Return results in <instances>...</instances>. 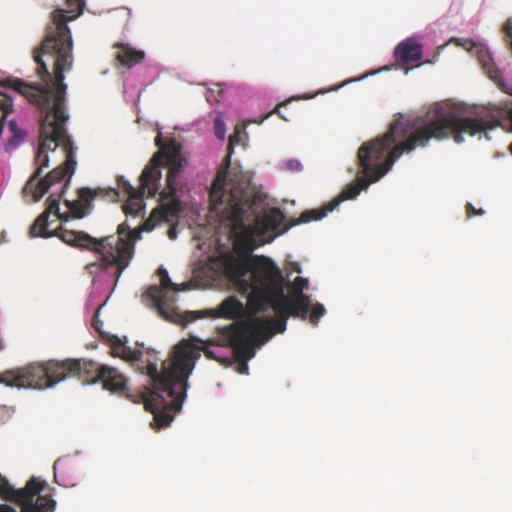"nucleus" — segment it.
I'll list each match as a JSON object with an SVG mask.
<instances>
[{"label":"nucleus","mask_w":512,"mask_h":512,"mask_svg":"<svg viewBox=\"0 0 512 512\" xmlns=\"http://www.w3.org/2000/svg\"><path fill=\"white\" fill-rule=\"evenodd\" d=\"M229 165L230 154L226 157L225 170L219 171L213 182L211 193L215 209L218 204H225L221 216L235 236L234 248L237 255H220L223 272L240 294L247 295L252 314L264 312L269 306L273 310L281 309L288 317L306 320L311 307L310 296L287 297L284 293V278L276 263L266 256H250L257 247L256 235L259 231L257 223L246 222H258V217L252 212L253 201L247 192L228 183Z\"/></svg>","instance_id":"1"},{"label":"nucleus","mask_w":512,"mask_h":512,"mask_svg":"<svg viewBox=\"0 0 512 512\" xmlns=\"http://www.w3.org/2000/svg\"><path fill=\"white\" fill-rule=\"evenodd\" d=\"M68 10L57 9L52 14V23L39 47L34 48L32 58L35 72L41 83L28 84L18 78H6L0 86L11 88L35 105L44 115L41 117L39 147L35 158L38 166H48L47 151L61 146L66 160L61 166H76L73 142L67 134L66 90L64 73L72 70V37L67 23L76 19L83 11L84 0H66Z\"/></svg>","instance_id":"2"},{"label":"nucleus","mask_w":512,"mask_h":512,"mask_svg":"<svg viewBox=\"0 0 512 512\" xmlns=\"http://www.w3.org/2000/svg\"><path fill=\"white\" fill-rule=\"evenodd\" d=\"M499 124L498 119L460 117L454 112L445 113L442 107L436 106L431 119L416 128L404 141L396 144L401 123L395 121L382 136L363 143L358 149L357 162L362 175H357L354 183L348 184L337 198L321 208L302 212L298 220L289 227L320 220L342 201L356 198L362 190L382 178L404 152L409 153L416 147H425L431 139L443 140L452 137L456 143H462L463 134L474 136Z\"/></svg>","instance_id":"3"},{"label":"nucleus","mask_w":512,"mask_h":512,"mask_svg":"<svg viewBox=\"0 0 512 512\" xmlns=\"http://www.w3.org/2000/svg\"><path fill=\"white\" fill-rule=\"evenodd\" d=\"M64 192L65 190L62 189L60 194L52 193L48 197L45 211L35 219L30 227V235L42 238L57 237L69 246L95 252L99 255V260L89 264L88 268L92 270L93 268L101 267L105 271L112 269V275L115 278V282H117L132 259L134 242L136 237H138L137 232L131 231L125 222L118 226L117 235H110L99 239L83 231L68 229L64 224H60L54 230H49V226L53 222L49 221L50 215H54L56 220L62 222H67L71 217L81 219L92 208V202L95 198L104 197L110 193L116 195V191H106L102 188H80L76 200L64 201L68 211L61 213L60 201Z\"/></svg>","instance_id":"4"},{"label":"nucleus","mask_w":512,"mask_h":512,"mask_svg":"<svg viewBox=\"0 0 512 512\" xmlns=\"http://www.w3.org/2000/svg\"><path fill=\"white\" fill-rule=\"evenodd\" d=\"M199 357V348L183 340L175 346L172 359L162 362L161 371H158L155 356L146 360V374L152 381V389H147L144 395V406L153 414L158 429L167 427L174 414L181 410L188 389V377Z\"/></svg>","instance_id":"5"},{"label":"nucleus","mask_w":512,"mask_h":512,"mask_svg":"<svg viewBox=\"0 0 512 512\" xmlns=\"http://www.w3.org/2000/svg\"><path fill=\"white\" fill-rule=\"evenodd\" d=\"M155 145L159 147V150L153 155L141 173L142 183L144 187H149L151 197H155L159 192L162 178L161 166L164 159L168 166V172L166 187L159 193L160 205L153 209L150 217L143 225L146 231L152 230L156 222H169L177 218L183 210L178 192L183 187L180 176L186 166V160L182 157L181 146L174 140H169L166 144H163L160 133L155 138Z\"/></svg>","instance_id":"6"},{"label":"nucleus","mask_w":512,"mask_h":512,"mask_svg":"<svg viewBox=\"0 0 512 512\" xmlns=\"http://www.w3.org/2000/svg\"><path fill=\"white\" fill-rule=\"evenodd\" d=\"M278 318L255 317L247 320H237L220 329V335L236 351L243 360L255 356L257 345L268 341L273 335L286 330L289 318L281 309L274 310Z\"/></svg>","instance_id":"7"},{"label":"nucleus","mask_w":512,"mask_h":512,"mask_svg":"<svg viewBox=\"0 0 512 512\" xmlns=\"http://www.w3.org/2000/svg\"><path fill=\"white\" fill-rule=\"evenodd\" d=\"M46 482L32 477L23 488L16 489L0 473V512H54L56 501L41 495Z\"/></svg>","instance_id":"8"},{"label":"nucleus","mask_w":512,"mask_h":512,"mask_svg":"<svg viewBox=\"0 0 512 512\" xmlns=\"http://www.w3.org/2000/svg\"><path fill=\"white\" fill-rule=\"evenodd\" d=\"M103 364L85 359L49 360L38 363L37 389L50 388L69 377H77L83 384L100 382Z\"/></svg>","instance_id":"9"},{"label":"nucleus","mask_w":512,"mask_h":512,"mask_svg":"<svg viewBox=\"0 0 512 512\" xmlns=\"http://www.w3.org/2000/svg\"><path fill=\"white\" fill-rule=\"evenodd\" d=\"M158 275L160 278V287L150 286L145 296L153 303L159 313L167 320L183 326L194 322L198 318L202 317L200 312L186 311L180 312L175 309L168 310V297L166 292L172 290L175 292L186 291L190 288L189 283H183L181 285L173 283L168 275L165 268L160 267L158 269Z\"/></svg>","instance_id":"10"},{"label":"nucleus","mask_w":512,"mask_h":512,"mask_svg":"<svg viewBox=\"0 0 512 512\" xmlns=\"http://www.w3.org/2000/svg\"><path fill=\"white\" fill-rule=\"evenodd\" d=\"M36 368H38V363L7 370L0 374V383L9 387L37 389Z\"/></svg>","instance_id":"11"},{"label":"nucleus","mask_w":512,"mask_h":512,"mask_svg":"<svg viewBox=\"0 0 512 512\" xmlns=\"http://www.w3.org/2000/svg\"><path fill=\"white\" fill-rule=\"evenodd\" d=\"M114 59L117 63L127 69H130L145 59V52L138 50L129 44L117 42L113 45Z\"/></svg>","instance_id":"12"},{"label":"nucleus","mask_w":512,"mask_h":512,"mask_svg":"<svg viewBox=\"0 0 512 512\" xmlns=\"http://www.w3.org/2000/svg\"><path fill=\"white\" fill-rule=\"evenodd\" d=\"M422 55V44L413 39L403 40L394 50V57L396 61L402 64L418 61L422 58Z\"/></svg>","instance_id":"13"},{"label":"nucleus","mask_w":512,"mask_h":512,"mask_svg":"<svg viewBox=\"0 0 512 512\" xmlns=\"http://www.w3.org/2000/svg\"><path fill=\"white\" fill-rule=\"evenodd\" d=\"M100 382L104 389L113 393L125 394L128 392L126 377L113 367L104 366Z\"/></svg>","instance_id":"14"},{"label":"nucleus","mask_w":512,"mask_h":512,"mask_svg":"<svg viewBox=\"0 0 512 512\" xmlns=\"http://www.w3.org/2000/svg\"><path fill=\"white\" fill-rule=\"evenodd\" d=\"M108 342L110 344L111 354L114 357H120L126 361H140L143 353L140 350H132L126 344V337L123 339L111 335L108 338Z\"/></svg>","instance_id":"15"},{"label":"nucleus","mask_w":512,"mask_h":512,"mask_svg":"<svg viewBox=\"0 0 512 512\" xmlns=\"http://www.w3.org/2000/svg\"><path fill=\"white\" fill-rule=\"evenodd\" d=\"M219 315L228 319L241 316L244 312L243 304L235 297H228L219 305Z\"/></svg>","instance_id":"16"},{"label":"nucleus","mask_w":512,"mask_h":512,"mask_svg":"<svg viewBox=\"0 0 512 512\" xmlns=\"http://www.w3.org/2000/svg\"><path fill=\"white\" fill-rule=\"evenodd\" d=\"M145 192L127 198L126 203L123 205V211L127 215L137 216L144 209L143 196Z\"/></svg>","instance_id":"17"},{"label":"nucleus","mask_w":512,"mask_h":512,"mask_svg":"<svg viewBox=\"0 0 512 512\" xmlns=\"http://www.w3.org/2000/svg\"><path fill=\"white\" fill-rule=\"evenodd\" d=\"M139 183V187L135 188L128 181H122L121 188L123 189V192L127 195V198L138 193H142V191L147 192V196L151 197L149 195V187H144L141 180V176L139 177Z\"/></svg>","instance_id":"18"},{"label":"nucleus","mask_w":512,"mask_h":512,"mask_svg":"<svg viewBox=\"0 0 512 512\" xmlns=\"http://www.w3.org/2000/svg\"><path fill=\"white\" fill-rule=\"evenodd\" d=\"M283 220H284V215L278 209L272 210L271 213L266 215V217H265L266 225L271 227L272 229H278Z\"/></svg>","instance_id":"19"},{"label":"nucleus","mask_w":512,"mask_h":512,"mask_svg":"<svg viewBox=\"0 0 512 512\" xmlns=\"http://www.w3.org/2000/svg\"><path fill=\"white\" fill-rule=\"evenodd\" d=\"M308 288V280L303 277H296L293 282L292 296L305 295L303 291Z\"/></svg>","instance_id":"20"},{"label":"nucleus","mask_w":512,"mask_h":512,"mask_svg":"<svg viewBox=\"0 0 512 512\" xmlns=\"http://www.w3.org/2000/svg\"><path fill=\"white\" fill-rule=\"evenodd\" d=\"M325 308L322 304L316 303L312 309V312L309 315V320L313 325H317L319 319L324 315Z\"/></svg>","instance_id":"21"},{"label":"nucleus","mask_w":512,"mask_h":512,"mask_svg":"<svg viewBox=\"0 0 512 512\" xmlns=\"http://www.w3.org/2000/svg\"><path fill=\"white\" fill-rule=\"evenodd\" d=\"M11 110H12L11 98L5 97L3 94L0 93V111L3 112L2 119H4L5 116L11 112Z\"/></svg>","instance_id":"22"},{"label":"nucleus","mask_w":512,"mask_h":512,"mask_svg":"<svg viewBox=\"0 0 512 512\" xmlns=\"http://www.w3.org/2000/svg\"><path fill=\"white\" fill-rule=\"evenodd\" d=\"M285 168L290 171L298 172L302 169V164L297 159H290L285 162Z\"/></svg>","instance_id":"23"},{"label":"nucleus","mask_w":512,"mask_h":512,"mask_svg":"<svg viewBox=\"0 0 512 512\" xmlns=\"http://www.w3.org/2000/svg\"><path fill=\"white\" fill-rule=\"evenodd\" d=\"M102 305L98 306L94 315H93V318H92V325L93 327L95 328L96 331L100 332L101 331V326L103 325V323L100 321L99 319V313H100V309H101Z\"/></svg>","instance_id":"24"},{"label":"nucleus","mask_w":512,"mask_h":512,"mask_svg":"<svg viewBox=\"0 0 512 512\" xmlns=\"http://www.w3.org/2000/svg\"><path fill=\"white\" fill-rule=\"evenodd\" d=\"M466 214L468 217H472L475 215H483L484 211L482 209H475L472 204L468 203L466 205Z\"/></svg>","instance_id":"25"},{"label":"nucleus","mask_w":512,"mask_h":512,"mask_svg":"<svg viewBox=\"0 0 512 512\" xmlns=\"http://www.w3.org/2000/svg\"><path fill=\"white\" fill-rule=\"evenodd\" d=\"M288 103H289V101H284V102L278 104L271 113H277L283 120L289 121V118L287 116L281 114V112H280V109L282 107H285Z\"/></svg>","instance_id":"26"},{"label":"nucleus","mask_w":512,"mask_h":512,"mask_svg":"<svg viewBox=\"0 0 512 512\" xmlns=\"http://www.w3.org/2000/svg\"><path fill=\"white\" fill-rule=\"evenodd\" d=\"M206 100L210 103L219 101L218 96L215 94L213 90H208L206 92Z\"/></svg>","instance_id":"27"},{"label":"nucleus","mask_w":512,"mask_h":512,"mask_svg":"<svg viewBox=\"0 0 512 512\" xmlns=\"http://www.w3.org/2000/svg\"><path fill=\"white\" fill-rule=\"evenodd\" d=\"M9 126H10V129L14 132L15 137H19L20 140H23L24 134L21 133L20 131H17L16 123L12 121V122H10Z\"/></svg>","instance_id":"28"},{"label":"nucleus","mask_w":512,"mask_h":512,"mask_svg":"<svg viewBox=\"0 0 512 512\" xmlns=\"http://www.w3.org/2000/svg\"><path fill=\"white\" fill-rule=\"evenodd\" d=\"M234 352H236V351L234 350ZM235 354H237V353H235ZM236 356L238 357V359H239V360H241V361L243 362V363H242V365H241L240 372H242V373H243V372H246V371L248 370V367H247V364H246V362H247L248 360H243V359H241L238 355H236Z\"/></svg>","instance_id":"29"},{"label":"nucleus","mask_w":512,"mask_h":512,"mask_svg":"<svg viewBox=\"0 0 512 512\" xmlns=\"http://www.w3.org/2000/svg\"><path fill=\"white\" fill-rule=\"evenodd\" d=\"M168 235L171 239L175 237V232L173 230H169Z\"/></svg>","instance_id":"30"},{"label":"nucleus","mask_w":512,"mask_h":512,"mask_svg":"<svg viewBox=\"0 0 512 512\" xmlns=\"http://www.w3.org/2000/svg\"><path fill=\"white\" fill-rule=\"evenodd\" d=\"M232 146H233V138L230 137V139H229V149H232Z\"/></svg>","instance_id":"31"},{"label":"nucleus","mask_w":512,"mask_h":512,"mask_svg":"<svg viewBox=\"0 0 512 512\" xmlns=\"http://www.w3.org/2000/svg\"><path fill=\"white\" fill-rule=\"evenodd\" d=\"M393 66H394V65H391V66H385V67H383L381 70H390V69H391V67H393Z\"/></svg>","instance_id":"32"},{"label":"nucleus","mask_w":512,"mask_h":512,"mask_svg":"<svg viewBox=\"0 0 512 512\" xmlns=\"http://www.w3.org/2000/svg\"><path fill=\"white\" fill-rule=\"evenodd\" d=\"M295 270H296L297 272H299V273L301 272V270H300V267H299V266H297V267L295 268Z\"/></svg>","instance_id":"33"},{"label":"nucleus","mask_w":512,"mask_h":512,"mask_svg":"<svg viewBox=\"0 0 512 512\" xmlns=\"http://www.w3.org/2000/svg\"><path fill=\"white\" fill-rule=\"evenodd\" d=\"M509 149H510V152L512 154V144L510 145Z\"/></svg>","instance_id":"34"}]
</instances>
